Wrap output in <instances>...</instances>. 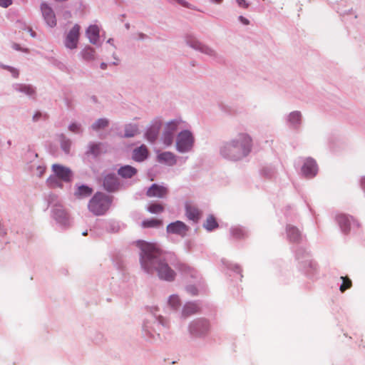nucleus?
I'll return each instance as SVG.
<instances>
[{"instance_id": "864d4df0", "label": "nucleus", "mask_w": 365, "mask_h": 365, "mask_svg": "<svg viewBox=\"0 0 365 365\" xmlns=\"http://www.w3.org/2000/svg\"><path fill=\"white\" fill-rule=\"evenodd\" d=\"M215 3L220 4L222 1V0H212Z\"/></svg>"}, {"instance_id": "a211bd4d", "label": "nucleus", "mask_w": 365, "mask_h": 365, "mask_svg": "<svg viewBox=\"0 0 365 365\" xmlns=\"http://www.w3.org/2000/svg\"><path fill=\"white\" fill-rule=\"evenodd\" d=\"M86 36L91 43L95 44L99 38V29L96 25L90 26L86 30Z\"/></svg>"}, {"instance_id": "b1692460", "label": "nucleus", "mask_w": 365, "mask_h": 365, "mask_svg": "<svg viewBox=\"0 0 365 365\" xmlns=\"http://www.w3.org/2000/svg\"><path fill=\"white\" fill-rule=\"evenodd\" d=\"M106 148L102 143H93L89 145V150L87 153L97 156L103 152H106Z\"/></svg>"}, {"instance_id": "ddd939ff", "label": "nucleus", "mask_w": 365, "mask_h": 365, "mask_svg": "<svg viewBox=\"0 0 365 365\" xmlns=\"http://www.w3.org/2000/svg\"><path fill=\"white\" fill-rule=\"evenodd\" d=\"M302 170L303 174L307 178H312L315 176L317 172V165L316 162L311 158L307 159Z\"/></svg>"}, {"instance_id": "6e6d98bb", "label": "nucleus", "mask_w": 365, "mask_h": 365, "mask_svg": "<svg viewBox=\"0 0 365 365\" xmlns=\"http://www.w3.org/2000/svg\"><path fill=\"white\" fill-rule=\"evenodd\" d=\"M39 169L41 170V174H42L44 172V168L39 167Z\"/></svg>"}, {"instance_id": "ea45409f", "label": "nucleus", "mask_w": 365, "mask_h": 365, "mask_svg": "<svg viewBox=\"0 0 365 365\" xmlns=\"http://www.w3.org/2000/svg\"><path fill=\"white\" fill-rule=\"evenodd\" d=\"M4 68L7 69L14 78L18 77L19 76V71L13 67L11 66H4Z\"/></svg>"}, {"instance_id": "de8ad7c7", "label": "nucleus", "mask_w": 365, "mask_h": 365, "mask_svg": "<svg viewBox=\"0 0 365 365\" xmlns=\"http://www.w3.org/2000/svg\"><path fill=\"white\" fill-rule=\"evenodd\" d=\"M41 115V113H39V112H37L34 116H33V120L34 121L37 120Z\"/></svg>"}, {"instance_id": "09e8293b", "label": "nucleus", "mask_w": 365, "mask_h": 365, "mask_svg": "<svg viewBox=\"0 0 365 365\" xmlns=\"http://www.w3.org/2000/svg\"><path fill=\"white\" fill-rule=\"evenodd\" d=\"M158 319L160 324L163 325H166V323L164 322L165 319L162 317H160Z\"/></svg>"}, {"instance_id": "0eeeda50", "label": "nucleus", "mask_w": 365, "mask_h": 365, "mask_svg": "<svg viewBox=\"0 0 365 365\" xmlns=\"http://www.w3.org/2000/svg\"><path fill=\"white\" fill-rule=\"evenodd\" d=\"M80 26L75 24L73 28L66 34L65 38V46L70 49L77 48L79 36H80Z\"/></svg>"}, {"instance_id": "f03ea898", "label": "nucleus", "mask_w": 365, "mask_h": 365, "mask_svg": "<svg viewBox=\"0 0 365 365\" xmlns=\"http://www.w3.org/2000/svg\"><path fill=\"white\" fill-rule=\"evenodd\" d=\"M252 138L246 133L240 134L237 138L225 144L221 148L222 155L233 160H240L247 156L252 148Z\"/></svg>"}, {"instance_id": "aec40b11", "label": "nucleus", "mask_w": 365, "mask_h": 365, "mask_svg": "<svg viewBox=\"0 0 365 365\" xmlns=\"http://www.w3.org/2000/svg\"><path fill=\"white\" fill-rule=\"evenodd\" d=\"M336 219H337V221L339 222V225L341 230L344 233H348L350 230V220H349V218L346 215H345L344 214H341L336 217Z\"/></svg>"}, {"instance_id": "c03bdc74", "label": "nucleus", "mask_w": 365, "mask_h": 365, "mask_svg": "<svg viewBox=\"0 0 365 365\" xmlns=\"http://www.w3.org/2000/svg\"><path fill=\"white\" fill-rule=\"evenodd\" d=\"M62 148L66 153H68L69 151V148H70L69 140L63 141L62 143Z\"/></svg>"}, {"instance_id": "f8f14e48", "label": "nucleus", "mask_w": 365, "mask_h": 365, "mask_svg": "<svg viewBox=\"0 0 365 365\" xmlns=\"http://www.w3.org/2000/svg\"><path fill=\"white\" fill-rule=\"evenodd\" d=\"M103 185L104 188L108 192H114L119 187V182L114 174L106 175L103 178Z\"/></svg>"}, {"instance_id": "f3484780", "label": "nucleus", "mask_w": 365, "mask_h": 365, "mask_svg": "<svg viewBox=\"0 0 365 365\" xmlns=\"http://www.w3.org/2000/svg\"><path fill=\"white\" fill-rule=\"evenodd\" d=\"M200 310L197 304L189 302L185 304L182 311V316L185 318L197 313Z\"/></svg>"}, {"instance_id": "1a4fd4ad", "label": "nucleus", "mask_w": 365, "mask_h": 365, "mask_svg": "<svg viewBox=\"0 0 365 365\" xmlns=\"http://www.w3.org/2000/svg\"><path fill=\"white\" fill-rule=\"evenodd\" d=\"M41 9L47 24L51 27H54L56 25V19L53 9L46 3L41 4Z\"/></svg>"}, {"instance_id": "13d9d810", "label": "nucleus", "mask_w": 365, "mask_h": 365, "mask_svg": "<svg viewBox=\"0 0 365 365\" xmlns=\"http://www.w3.org/2000/svg\"><path fill=\"white\" fill-rule=\"evenodd\" d=\"M87 235L86 232H83V235L86 236Z\"/></svg>"}, {"instance_id": "473e14b6", "label": "nucleus", "mask_w": 365, "mask_h": 365, "mask_svg": "<svg viewBox=\"0 0 365 365\" xmlns=\"http://www.w3.org/2000/svg\"><path fill=\"white\" fill-rule=\"evenodd\" d=\"M47 185L51 188L62 187L61 182L56 176H51L47 179Z\"/></svg>"}, {"instance_id": "603ef678", "label": "nucleus", "mask_w": 365, "mask_h": 365, "mask_svg": "<svg viewBox=\"0 0 365 365\" xmlns=\"http://www.w3.org/2000/svg\"><path fill=\"white\" fill-rule=\"evenodd\" d=\"M106 64L104 63H102L101 65V67L102 69H106Z\"/></svg>"}, {"instance_id": "dca6fc26", "label": "nucleus", "mask_w": 365, "mask_h": 365, "mask_svg": "<svg viewBox=\"0 0 365 365\" xmlns=\"http://www.w3.org/2000/svg\"><path fill=\"white\" fill-rule=\"evenodd\" d=\"M185 209L187 218L194 222H197L201 216L200 211L196 207L190 204H186Z\"/></svg>"}, {"instance_id": "2f4dec72", "label": "nucleus", "mask_w": 365, "mask_h": 365, "mask_svg": "<svg viewBox=\"0 0 365 365\" xmlns=\"http://www.w3.org/2000/svg\"><path fill=\"white\" fill-rule=\"evenodd\" d=\"M138 127L135 125H128L125 128V135L126 138H131L138 133Z\"/></svg>"}, {"instance_id": "c85d7f7f", "label": "nucleus", "mask_w": 365, "mask_h": 365, "mask_svg": "<svg viewBox=\"0 0 365 365\" xmlns=\"http://www.w3.org/2000/svg\"><path fill=\"white\" fill-rule=\"evenodd\" d=\"M108 120L106 118H100L97 120L93 125L92 129L94 130H98L100 129H103L108 125Z\"/></svg>"}, {"instance_id": "39448f33", "label": "nucleus", "mask_w": 365, "mask_h": 365, "mask_svg": "<svg viewBox=\"0 0 365 365\" xmlns=\"http://www.w3.org/2000/svg\"><path fill=\"white\" fill-rule=\"evenodd\" d=\"M210 329V323L205 319L195 320L189 327L190 334L197 337L206 335L209 332Z\"/></svg>"}, {"instance_id": "bb28decb", "label": "nucleus", "mask_w": 365, "mask_h": 365, "mask_svg": "<svg viewBox=\"0 0 365 365\" xmlns=\"http://www.w3.org/2000/svg\"><path fill=\"white\" fill-rule=\"evenodd\" d=\"M204 227L207 230L212 231L218 227V224L216 219L212 215H210L207 218Z\"/></svg>"}, {"instance_id": "4468645a", "label": "nucleus", "mask_w": 365, "mask_h": 365, "mask_svg": "<svg viewBox=\"0 0 365 365\" xmlns=\"http://www.w3.org/2000/svg\"><path fill=\"white\" fill-rule=\"evenodd\" d=\"M158 161L168 165H173L176 163V157L171 152H163L158 155Z\"/></svg>"}, {"instance_id": "5fc2aeb1", "label": "nucleus", "mask_w": 365, "mask_h": 365, "mask_svg": "<svg viewBox=\"0 0 365 365\" xmlns=\"http://www.w3.org/2000/svg\"><path fill=\"white\" fill-rule=\"evenodd\" d=\"M66 16H67V17H68V18H70V17L71 16V13H70V12H66Z\"/></svg>"}, {"instance_id": "37998d69", "label": "nucleus", "mask_w": 365, "mask_h": 365, "mask_svg": "<svg viewBox=\"0 0 365 365\" xmlns=\"http://www.w3.org/2000/svg\"><path fill=\"white\" fill-rule=\"evenodd\" d=\"M12 3V0H0V6L4 8L8 7Z\"/></svg>"}, {"instance_id": "58836bf2", "label": "nucleus", "mask_w": 365, "mask_h": 365, "mask_svg": "<svg viewBox=\"0 0 365 365\" xmlns=\"http://www.w3.org/2000/svg\"><path fill=\"white\" fill-rule=\"evenodd\" d=\"M231 233L232 235L237 239L242 238L245 235L243 230L238 227L233 228L231 230Z\"/></svg>"}, {"instance_id": "9b49d317", "label": "nucleus", "mask_w": 365, "mask_h": 365, "mask_svg": "<svg viewBox=\"0 0 365 365\" xmlns=\"http://www.w3.org/2000/svg\"><path fill=\"white\" fill-rule=\"evenodd\" d=\"M168 193V189L163 185L153 184L147 190L146 195L149 197L163 198Z\"/></svg>"}, {"instance_id": "20e7f679", "label": "nucleus", "mask_w": 365, "mask_h": 365, "mask_svg": "<svg viewBox=\"0 0 365 365\" xmlns=\"http://www.w3.org/2000/svg\"><path fill=\"white\" fill-rule=\"evenodd\" d=\"M194 141L192 134L189 130H185L177 136L176 148L180 153L188 152L193 147Z\"/></svg>"}, {"instance_id": "72a5a7b5", "label": "nucleus", "mask_w": 365, "mask_h": 365, "mask_svg": "<svg viewBox=\"0 0 365 365\" xmlns=\"http://www.w3.org/2000/svg\"><path fill=\"white\" fill-rule=\"evenodd\" d=\"M341 279H342L343 282L341 284L339 289L341 292H344L346 289L351 287L352 282L351 280L347 277H341Z\"/></svg>"}, {"instance_id": "f257e3e1", "label": "nucleus", "mask_w": 365, "mask_h": 365, "mask_svg": "<svg viewBox=\"0 0 365 365\" xmlns=\"http://www.w3.org/2000/svg\"><path fill=\"white\" fill-rule=\"evenodd\" d=\"M136 245L141 250L140 263L145 272L153 273L156 271L160 279L166 281L174 280L175 272L167 262L160 259L162 250L156 244L139 240Z\"/></svg>"}, {"instance_id": "4c0bfd02", "label": "nucleus", "mask_w": 365, "mask_h": 365, "mask_svg": "<svg viewBox=\"0 0 365 365\" xmlns=\"http://www.w3.org/2000/svg\"><path fill=\"white\" fill-rule=\"evenodd\" d=\"M301 120V113L298 111H294L290 113L289 115V120L292 123H297Z\"/></svg>"}, {"instance_id": "a19ab883", "label": "nucleus", "mask_w": 365, "mask_h": 365, "mask_svg": "<svg viewBox=\"0 0 365 365\" xmlns=\"http://www.w3.org/2000/svg\"><path fill=\"white\" fill-rule=\"evenodd\" d=\"M237 5L243 9H247L249 6V4L245 0H237Z\"/></svg>"}, {"instance_id": "2eb2a0df", "label": "nucleus", "mask_w": 365, "mask_h": 365, "mask_svg": "<svg viewBox=\"0 0 365 365\" xmlns=\"http://www.w3.org/2000/svg\"><path fill=\"white\" fill-rule=\"evenodd\" d=\"M53 215L55 219L60 223L65 224L68 220L67 212L63 209L61 205H56L53 210Z\"/></svg>"}, {"instance_id": "412c9836", "label": "nucleus", "mask_w": 365, "mask_h": 365, "mask_svg": "<svg viewBox=\"0 0 365 365\" xmlns=\"http://www.w3.org/2000/svg\"><path fill=\"white\" fill-rule=\"evenodd\" d=\"M148 156V150L145 145H141L133 151V159L136 161H143Z\"/></svg>"}, {"instance_id": "f704fd0d", "label": "nucleus", "mask_w": 365, "mask_h": 365, "mask_svg": "<svg viewBox=\"0 0 365 365\" xmlns=\"http://www.w3.org/2000/svg\"><path fill=\"white\" fill-rule=\"evenodd\" d=\"M163 210V206L159 203L150 204L148 207V210L151 213H160Z\"/></svg>"}, {"instance_id": "423d86ee", "label": "nucleus", "mask_w": 365, "mask_h": 365, "mask_svg": "<svg viewBox=\"0 0 365 365\" xmlns=\"http://www.w3.org/2000/svg\"><path fill=\"white\" fill-rule=\"evenodd\" d=\"M180 123V120H175L166 124L162 137L163 143L165 145L169 146L172 145L173 142L174 133L176 131Z\"/></svg>"}, {"instance_id": "5701e85b", "label": "nucleus", "mask_w": 365, "mask_h": 365, "mask_svg": "<svg viewBox=\"0 0 365 365\" xmlns=\"http://www.w3.org/2000/svg\"><path fill=\"white\" fill-rule=\"evenodd\" d=\"M93 192V190L86 185L78 186L76 191L75 192V195L78 198H83L90 196Z\"/></svg>"}, {"instance_id": "c756f323", "label": "nucleus", "mask_w": 365, "mask_h": 365, "mask_svg": "<svg viewBox=\"0 0 365 365\" xmlns=\"http://www.w3.org/2000/svg\"><path fill=\"white\" fill-rule=\"evenodd\" d=\"M162 222L157 219H150V220H144L142 222V227L144 228H148V227H157L161 225Z\"/></svg>"}, {"instance_id": "393cba45", "label": "nucleus", "mask_w": 365, "mask_h": 365, "mask_svg": "<svg viewBox=\"0 0 365 365\" xmlns=\"http://www.w3.org/2000/svg\"><path fill=\"white\" fill-rule=\"evenodd\" d=\"M175 267L180 272H181L185 274H190L192 277L194 275V273H195L194 269L185 263L178 262L175 265Z\"/></svg>"}, {"instance_id": "7c9ffc66", "label": "nucleus", "mask_w": 365, "mask_h": 365, "mask_svg": "<svg viewBox=\"0 0 365 365\" xmlns=\"http://www.w3.org/2000/svg\"><path fill=\"white\" fill-rule=\"evenodd\" d=\"M17 90L24 93L25 94L31 96L35 93L34 88L30 85L20 84L18 85Z\"/></svg>"}, {"instance_id": "9d476101", "label": "nucleus", "mask_w": 365, "mask_h": 365, "mask_svg": "<svg viewBox=\"0 0 365 365\" xmlns=\"http://www.w3.org/2000/svg\"><path fill=\"white\" fill-rule=\"evenodd\" d=\"M188 231V227L181 221L172 222L167 226L168 233L179 235L184 237Z\"/></svg>"}, {"instance_id": "a878e982", "label": "nucleus", "mask_w": 365, "mask_h": 365, "mask_svg": "<svg viewBox=\"0 0 365 365\" xmlns=\"http://www.w3.org/2000/svg\"><path fill=\"white\" fill-rule=\"evenodd\" d=\"M288 237L293 242H298L301 238L299 230L294 227H289L287 229Z\"/></svg>"}, {"instance_id": "3c124183", "label": "nucleus", "mask_w": 365, "mask_h": 365, "mask_svg": "<svg viewBox=\"0 0 365 365\" xmlns=\"http://www.w3.org/2000/svg\"><path fill=\"white\" fill-rule=\"evenodd\" d=\"M361 186L365 190V178L361 180Z\"/></svg>"}, {"instance_id": "6ab92c4d", "label": "nucleus", "mask_w": 365, "mask_h": 365, "mask_svg": "<svg viewBox=\"0 0 365 365\" xmlns=\"http://www.w3.org/2000/svg\"><path fill=\"white\" fill-rule=\"evenodd\" d=\"M136 173L137 170L130 165L123 166L118 170V175L124 178H130L135 175Z\"/></svg>"}, {"instance_id": "4d7b16f0", "label": "nucleus", "mask_w": 365, "mask_h": 365, "mask_svg": "<svg viewBox=\"0 0 365 365\" xmlns=\"http://www.w3.org/2000/svg\"><path fill=\"white\" fill-rule=\"evenodd\" d=\"M14 48H15L16 49H17V50H18V49H19V46H18V45H16V44H15V45H14Z\"/></svg>"}, {"instance_id": "4be33fe9", "label": "nucleus", "mask_w": 365, "mask_h": 365, "mask_svg": "<svg viewBox=\"0 0 365 365\" xmlns=\"http://www.w3.org/2000/svg\"><path fill=\"white\" fill-rule=\"evenodd\" d=\"M160 124V122L155 123V125L147 131L146 136L148 140L153 142L157 138Z\"/></svg>"}, {"instance_id": "cd10ccee", "label": "nucleus", "mask_w": 365, "mask_h": 365, "mask_svg": "<svg viewBox=\"0 0 365 365\" xmlns=\"http://www.w3.org/2000/svg\"><path fill=\"white\" fill-rule=\"evenodd\" d=\"M190 46L196 49H200L202 52H205V53H207L209 55H212L214 53V51L211 48L204 45H202L201 43L198 42L197 41H194L193 43H190Z\"/></svg>"}, {"instance_id": "8fccbe9b", "label": "nucleus", "mask_w": 365, "mask_h": 365, "mask_svg": "<svg viewBox=\"0 0 365 365\" xmlns=\"http://www.w3.org/2000/svg\"><path fill=\"white\" fill-rule=\"evenodd\" d=\"M178 2L182 5L183 6H187V4L185 1H184L183 0H178Z\"/></svg>"}, {"instance_id": "a18cd8bd", "label": "nucleus", "mask_w": 365, "mask_h": 365, "mask_svg": "<svg viewBox=\"0 0 365 365\" xmlns=\"http://www.w3.org/2000/svg\"><path fill=\"white\" fill-rule=\"evenodd\" d=\"M187 291L192 295H195L197 293V289L192 286L187 287Z\"/></svg>"}, {"instance_id": "e433bc0d", "label": "nucleus", "mask_w": 365, "mask_h": 365, "mask_svg": "<svg viewBox=\"0 0 365 365\" xmlns=\"http://www.w3.org/2000/svg\"><path fill=\"white\" fill-rule=\"evenodd\" d=\"M168 303L173 309H177L180 305V300L177 295H172L170 297Z\"/></svg>"}, {"instance_id": "7ed1b4c3", "label": "nucleus", "mask_w": 365, "mask_h": 365, "mask_svg": "<svg viewBox=\"0 0 365 365\" xmlns=\"http://www.w3.org/2000/svg\"><path fill=\"white\" fill-rule=\"evenodd\" d=\"M110 201L103 193H96L88 203V209L96 215H103L108 209Z\"/></svg>"}, {"instance_id": "6e6552de", "label": "nucleus", "mask_w": 365, "mask_h": 365, "mask_svg": "<svg viewBox=\"0 0 365 365\" xmlns=\"http://www.w3.org/2000/svg\"><path fill=\"white\" fill-rule=\"evenodd\" d=\"M52 170L55 176L64 182H70L72 178L71 170L65 166L58 164L52 165Z\"/></svg>"}, {"instance_id": "49530a36", "label": "nucleus", "mask_w": 365, "mask_h": 365, "mask_svg": "<svg viewBox=\"0 0 365 365\" xmlns=\"http://www.w3.org/2000/svg\"><path fill=\"white\" fill-rule=\"evenodd\" d=\"M239 20L245 25H248L250 24L249 20L242 16H239Z\"/></svg>"}, {"instance_id": "c9c22d12", "label": "nucleus", "mask_w": 365, "mask_h": 365, "mask_svg": "<svg viewBox=\"0 0 365 365\" xmlns=\"http://www.w3.org/2000/svg\"><path fill=\"white\" fill-rule=\"evenodd\" d=\"M83 57L86 60H92L95 57V51L91 47L86 48L83 51Z\"/></svg>"}, {"instance_id": "79ce46f5", "label": "nucleus", "mask_w": 365, "mask_h": 365, "mask_svg": "<svg viewBox=\"0 0 365 365\" xmlns=\"http://www.w3.org/2000/svg\"><path fill=\"white\" fill-rule=\"evenodd\" d=\"M69 130L73 133H78L80 131V127L76 123H72L69 126Z\"/></svg>"}]
</instances>
